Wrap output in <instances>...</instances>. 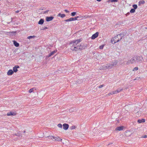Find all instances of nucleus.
<instances>
[{"mask_svg":"<svg viewBox=\"0 0 147 147\" xmlns=\"http://www.w3.org/2000/svg\"><path fill=\"white\" fill-rule=\"evenodd\" d=\"M124 36L123 34H120L113 38L111 39V42L112 43L115 44L121 40Z\"/></svg>","mask_w":147,"mask_h":147,"instance_id":"nucleus-1","label":"nucleus"},{"mask_svg":"<svg viewBox=\"0 0 147 147\" xmlns=\"http://www.w3.org/2000/svg\"><path fill=\"white\" fill-rule=\"evenodd\" d=\"M77 47V48H76V47H74L75 49H72V50L77 51L78 50H81L85 49L86 47V45H84V44H81L80 45H78V47Z\"/></svg>","mask_w":147,"mask_h":147,"instance_id":"nucleus-2","label":"nucleus"},{"mask_svg":"<svg viewBox=\"0 0 147 147\" xmlns=\"http://www.w3.org/2000/svg\"><path fill=\"white\" fill-rule=\"evenodd\" d=\"M78 44L76 42L75 40H73L71 41L69 43V45L71 46V49L72 50V49H75L74 48V47H76V48H77V47H78L77 45Z\"/></svg>","mask_w":147,"mask_h":147,"instance_id":"nucleus-3","label":"nucleus"},{"mask_svg":"<svg viewBox=\"0 0 147 147\" xmlns=\"http://www.w3.org/2000/svg\"><path fill=\"white\" fill-rule=\"evenodd\" d=\"M136 62V58L135 57H132L130 60H128L127 62V64H132Z\"/></svg>","mask_w":147,"mask_h":147,"instance_id":"nucleus-4","label":"nucleus"},{"mask_svg":"<svg viewBox=\"0 0 147 147\" xmlns=\"http://www.w3.org/2000/svg\"><path fill=\"white\" fill-rule=\"evenodd\" d=\"M136 62L141 63L143 59L142 57L141 56L135 57Z\"/></svg>","mask_w":147,"mask_h":147,"instance_id":"nucleus-5","label":"nucleus"},{"mask_svg":"<svg viewBox=\"0 0 147 147\" xmlns=\"http://www.w3.org/2000/svg\"><path fill=\"white\" fill-rule=\"evenodd\" d=\"M99 34V33L98 32H96L95 33L93 34L92 36L91 37V39H94L96 38H97Z\"/></svg>","mask_w":147,"mask_h":147,"instance_id":"nucleus-6","label":"nucleus"},{"mask_svg":"<svg viewBox=\"0 0 147 147\" xmlns=\"http://www.w3.org/2000/svg\"><path fill=\"white\" fill-rule=\"evenodd\" d=\"M63 129L65 130L67 129L69 127V125L68 124L64 123L63 125Z\"/></svg>","mask_w":147,"mask_h":147,"instance_id":"nucleus-7","label":"nucleus"},{"mask_svg":"<svg viewBox=\"0 0 147 147\" xmlns=\"http://www.w3.org/2000/svg\"><path fill=\"white\" fill-rule=\"evenodd\" d=\"M19 66L18 65L15 66L13 68V72H16L18 71L17 69L18 68H19Z\"/></svg>","mask_w":147,"mask_h":147,"instance_id":"nucleus-8","label":"nucleus"},{"mask_svg":"<svg viewBox=\"0 0 147 147\" xmlns=\"http://www.w3.org/2000/svg\"><path fill=\"white\" fill-rule=\"evenodd\" d=\"M53 18L54 17L53 16L47 17L46 18V20L47 22H49L52 20Z\"/></svg>","mask_w":147,"mask_h":147,"instance_id":"nucleus-9","label":"nucleus"},{"mask_svg":"<svg viewBox=\"0 0 147 147\" xmlns=\"http://www.w3.org/2000/svg\"><path fill=\"white\" fill-rule=\"evenodd\" d=\"M57 52V50H55L52 52L50 54H49L47 56V57H51V56L53 55H54L56 52Z\"/></svg>","mask_w":147,"mask_h":147,"instance_id":"nucleus-10","label":"nucleus"},{"mask_svg":"<svg viewBox=\"0 0 147 147\" xmlns=\"http://www.w3.org/2000/svg\"><path fill=\"white\" fill-rule=\"evenodd\" d=\"M13 71L11 69L8 71L7 72V75L8 76L11 75L13 74Z\"/></svg>","mask_w":147,"mask_h":147,"instance_id":"nucleus-11","label":"nucleus"},{"mask_svg":"<svg viewBox=\"0 0 147 147\" xmlns=\"http://www.w3.org/2000/svg\"><path fill=\"white\" fill-rule=\"evenodd\" d=\"M16 115V113H15L14 112H10L8 113L7 114V116H10V115Z\"/></svg>","mask_w":147,"mask_h":147,"instance_id":"nucleus-12","label":"nucleus"},{"mask_svg":"<svg viewBox=\"0 0 147 147\" xmlns=\"http://www.w3.org/2000/svg\"><path fill=\"white\" fill-rule=\"evenodd\" d=\"M124 127L123 126L118 127H116L115 129L116 130L121 131L123 129Z\"/></svg>","mask_w":147,"mask_h":147,"instance_id":"nucleus-13","label":"nucleus"},{"mask_svg":"<svg viewBox=\"0 0 147 147\" xmlns=\"http://www.w3.org/2000/svg\"><path fill=\"white\" fill-rule=\"evenodd\" d=\"M51 137H52L53 138L55 139V140L57 141H61V140H62V139H61L60 138L58 137H55L53 136H51Z\"/></svg>","mask_w":147,"mask_h":147,"instance_id":"nucleus-14","label":"nucleus"},{"mask_svg":"<svg viewBox=\"0 0 147 147\" xmlns=\"http://www.w3.org/2000/svg\"><path fill=\"white\" fill-rule=\"evenodd\" d=\"M22 134L21 132L20 131H19L17 134H15L14 135L16 136L19 137L20 138H21L22 137Z\"/></svg>","mask_w":147,"mask_h":147,"instance_id":"nucleus-15","label":"nucleus"},{"mask_svg":"<svg viewBox=\"0 0 147 147\" xmlns=\"http://www.w3.org/2000/svg\"><path fill=\"white\" fill-rule=\"evenodd\" d=\"M107 65H108V66H107L108 67V69H111L113 67V65L111 63H110Z\"/></svg>","mask_w":147,"mask_h":147,"instance_id":"nucleus-16","label":"nucleus"},{"mask_svg":"<svg viewBox=\"0 0 147 147\" xmlns=\"http://www.w3.org/2000/svg\"><path fill=\"white\" fill-rule=\"evenodd\" d=\"M118 62V61L117 60L114 61L111 63L113 66L116 65Z\"/></svg>","mask_w":147,"mask_h":147,"instance_id":"nucleus-17","label":"nucleus"},{"mask_svg":"<svg viewBox=\"0 0 147 147\" xmlns=\"http://www.w3.org/2000/svg\"><path fill=\"white\" fill-rule=\"evenodd\" d=\"M44 22V20L43 19H40L38 22V24L42 25Z\"/></svg>","mask_w":147,"mask_h":147,"instance_id":"nucleus-18","label":"nucleus"},{"mask_svg":"<svg viewBox=\"0 0 147 147\" xmlns=\"http://www.w3.org/2000/svg\"><path fill=\"white\" fill-rule=\"evenodd\" d=\"M13 44L16 47H18L19 46V44L15 41H13Z\"/></svg>","mask_w":147,"mask_h":147,"instance_id":"nucleus-19","label":"nucleus"},{"mask_svg":"<svg viewBox=\"0 0 147 147\" xmlns=\"http://www.w3.org/2000/svg\"><path fill=\"white\" fill-rule=\"evenodd\" d=\"M36 90V88H32L30 89L29 90V92L30 93L32 92H33V91H34V90Z\"/></svg>","mask_w":147,"mask_h":147,"instance_id":"nucleus-20","label":"nucleus"},{"mask_svg":"<svg viewBox=\"0 0 147 147\" xmlns=\"http://www.w3.org/2000/svg\"><path fill=\"white\" fill-rule=\"evenodd\" d=\"M138 122L139 123H142V122H145V120L144 119H139L138 121Z\"/></svg>","mask_w":147,"mask_h":147,"instance_id":"nucleus-21","label":"nucleus"},{"mask_svg":"<svg viewBox=\"0 0 147 147\" xmlns=\"http://www.w3.org/2000/svg\"><path fill=\"white\" fill-rule=\"evenodd\" d=\"M79 18V16H77L75 18H71V21H74L77 20L78 18Z\"/></svg>","mask_w":147,"mask_h":147,"instance_id":"nucleus-22","label":"nucleus"},{"mask_svg":"<svg viewBox=\"0 0 147 147\" xmlns=\"http://www.w3.org/2000/svg\"><path fill=\"white\" fill-rule=\"evenodd\" d=\"M58 16H60L61 17L63 18L65 16V14H61V13H59L58 14Z\"/></svg>","mask_w":147,"mask_h":147,"instance_id":"nucleus-23","label":"nucleus"},{"mask_svg":"<svg viewBox=\"0 0 147 147\" xmlns=\"http://www.w3.org/2000/svg\"><path fill=\"white\" fill-rule=\"evenodd\" d=\"M144 3L145 1L143 0L140 1L139 2V5H141V4H144Z\"/></svg>","mask_w":147,"mask_h":147,"instance_id":"nucleus-24","label":"nucleus"},{"mask_svg":"<svg viewBox=\"0 0 147 147\" xmlns=\"http://www.w3.org/2000/svg\"><path fill=\"white\" fill-rule=\"evenodd\" d=\"M108 66V65H107L106 66H103L102 67V69H108V67H107Z\"/></svg>","mask_w":147,"mask_h":147,"instance_id":"nucleus-25","label":"nucleus"},{"mask_svg":"<svg viewBox=\"0 0 147 147\" xmlns=\"http://www.w3.org/2000/svg\"><path fill=\"white\" fill-rule=\"evenodd\" d=\"M118 1V0H109L108 1V2H117Z\"/></svg>","mask_w":147,"mask_h":147,"instance_id":"nucleus-26","label":"nucleus"},{"mask_svg":"<svg viewBox=\"0 0 147 147\" xmlns=\"http://www.w3.org/2000/svg\"><path fill=\"white\" fill-rule=\"evenodd\" d=\"M75 41L78 44L80 42H81L82 41V39H78L76 40Z\"/></svg>","mask_w":147,"mask_h":147,"instance_id":"nucleus-27","label":"nucleus"},{"mask_svg":"<svg viewBox=\"0 0 147 147\" xmlns=\"http://www.w3.org/2000/svg\"><path fill=\"white\" fill-rule=\"evenodd\" d=\"M123 88H119L117 90V91L119 93V92L121 91L122 90H123Z\"/></svg>","mask_w":147,"mask_h":147,"instance_id":"nucleus-28","label":"nucleus"},{"mask_svg":"<svg viewBox=\"0 0 147 147\" xmlns=\"http://www.w3.org/2000/svg\"><path fill=\"white\" fill-rule=\"evenodd\" d=\"M133 7L134 9H136L138 7L137 5L134 4L133 5Z\"/></svg>","mask_w":147,"mask_h":147,"instance_id":"nucleus-29","label":"nucleus"},{"mask_svg":"<svg viewBox=\"0 0 147 147\" xmlns=\"http://www.w3.org/2000/svg\"><path fill=\"white\" fill-rule=\"evenodd\" d=\"M35 36H29L27 37V38L28 39H30L32 38H34L35 37Z\"/></svg>","mask_w":147,"mask_h":147,"instance_id":"nucleus-30","label":"nucleus"},{"mask_svg":"<svg viewBox=\"0 0 147 147\" xmlns=\"http://www.w3.org/2000/svg\"><path fill=\"white\" fill-rule=\"evenodd\" d=\"M135 11V9H131L130 11V12L131 13H134Z\"/></svg>","mask_w":147,"mask_h":147,"instance_id":"nucleus-31","label":"nucleus"},{"mask_svg":"<svg viewBox=\"0 0 147 147\" xmlns=\"http://www.w3.org/2000/svg\"><path fill=\"white\" fill-rule=\"evenodd\" d=\"M76 12H73L71 13V15L72 16H74L76 15Z\"/></svg>","mask_w":147,"mask_h":147,"instance_id":"nucleus-32","label":"nucleus"},{"mask_svg":"<svg viewBox=\"0 0 147 147\" xmlns=\"http://www.w3.org/2000/svg\"><path fill=\"white\" fill-rule=\"evenodd\" d=\"M57 126L60 128H62V124L61 123H59V124H58L57 125Z\"/></svg>","mask_w":147,"mask_h":147,"instance_id":"nucleus-33","label":"nucleus"},{"mask_svg":"<svg viewBox=\"0 0 147 147\" xmlns=\"http://www.w3.org/2000/svg\"><path fill=\"white\" fill-rule=\"evenodd\" d=\"M138 69V67H136L133 69V71H137Z\"/></svg>","mask_w":147,"mask_h":147,"instance_id":"nucleus-34","label":"nucleus"},{"mask_svg":"<svg viewBox=\"0 0 147 147\" xmlns=\"http://www.w3.org/2000/svg\"><path fill=\"white\" fill-rule=\"evenodd\" d=\"M104 46V45H101L99 47V48L100 49H103Z\"/></svg>","mask_w":147,"mask_h":147,"instance_id":"nucleus-35","label":"nucleus"},{"mask_svg":"<svg viewBox=\"0 0 147 147\" xmlns=\"http://www.w3.org/2000/svg\"><path fill=\"white\" fill-rule=\"evenodd\" d=\"M70 128L71 129H74L76 128V127L75 126L73 125Z\"/></svg>","mask_w":147,"mask_h":147,"instance_id":"nucleus-36","label":"nucleus"},{"mask_svg":"<svg viewBox=\"0 0 147 147\" xmlns=\"http://www.w3.org/2000/svg\"><path fill=\"white\" fill-rule=\"evenodd\" d=\"M65 22H69L71 21L70 18L69 19L65 20H64Z\"/></svg>","mask_w":147,"mask_h":147,"instance_id":"nucleus-37","label":"nucleus"},{"mask_svg":"<svg viewBox=\"0 0 147 147\" xmlns=\"http://www.w3.org/2000/svg\"><path fill=\"white\" fill-rule=\"evenodd\" d=\"M74 108H71V109H70L69 110V111L70 112H73V111H74Z\"/></svg>","mask_w":147,"mask_h":147,"instance_id":"nucleus-38","label":"nucleus"},{"mask_svg":"<svg viewBox=\"0 0 147 147\" xmlns=\"http://www.w3.org/2000/svg\"><path fill=\"white\" fill-rule=\"evenodd\" d=\"M103 86H104V85L103 84H102V85H100V86H98V88H101Z\"/></svg>","mask_w":147,"mask_h":147,"instance_id":"nucleus-39","label":"nucleus"},{"mask_svg":"<svg viewBox=\"0 0 147 147\" xmlns=\"http://www.w3.org/2000/svg\"><path fill=\"white\" fill-rule=\"evenodd\" d=\"M147 137V135H145L144 136H143L141 137V138H146Z\"/></svg>","mask_w":147,"mask_h":147,"instance_id":"nucleus-40","label":"nucleus"},{"mask_svg":"<svg viewBox=\"0 0 147 147\" xmlns=\"http://www.w3.org/2000/svg\"><path fill=\"white\" fill-rule=\"evenodd\" d=\"M114 92L115 93V94L118 93L117 90L115 91H114Z\"/></svg>","mask_w":147,"mask_h":147,"instance_id":"nucleus-41","label":"nucleus"},{"mask_svg":"<svg viewBox=\"0 0 147 147\" xmlns=\"http://www.w3.org/2000/svg\"><path fill=\"white\" fill-rule=\"evenodd\" d=\"M48 28L47 27H45L42 29V30H45Z\"/></svg>","mask_w":147,"mask_h":147,"instance_id":"nucleus-42","label":"nucleus"},{"mask_svg":"<svg viewBox=\"0 0 147 147\" xmlns=\"http://www.w3.org/2000/svg\"><path fill=\"white\" fill-rule=\"evenodd\" d=\"M64 11L66 12V13H69V11H68L67 10V9H65L64 10Z\"/></svg>","mask_w":147,"mask_h":147,"instance_id":"nucleus-43","label":"nucleus"},{"mask_svg":"<svg viewBox=\"0 0 147 147\" xmlns=\"http://www.w3.org/2000/svg\"><path fill=\"white\" fill-rule=\"evenodd\" d=\"M111 93V94H115V93L114 92V91L112 92Z\"/></svg>","mask_w":147,"mask_h":147,"instance_id":"nucleus-44","label":"nucleus"},{"mask_svg":"<svg viewBox=\"0 0 147 147\" xmlns=\"http://www.w3.org/2000/svg\"><path fill=\"white\" fill-rule=\"evenodd\" d=\"M19 11L18 10L16 11V13H19Z\"/></svg>","mask_w":147,"mask_h":147,"instance_id":"nucleus-45","label":"nucleus"},{"mask_svg":"<svg viewBox=\"0 0 147 147\" xmlns=\"http://www.w3.org/2000/svg\"><path fill=\"white\" fill-rule=\"evenodd\" d=\"M109 95H110V94H111V93H109L108 94Z\"/></svg>","mask_w":147,"mask_h":147,"instance_id":"nucleus-46","label":"nucleus"},{"mask_svg":"<svg viewBox=\"0 0 147 147\" xmlns=\"http://www.w3.org/2000/svg\"><path fill=\"white\" fill-rule=\"evenodd\" d=\"M97 1H100L101 0H96Z\"/></svg>","mask_w":147,"mask_h":147,"instance_id":"nucleus-47","label":"nucleus"},{"mask_svg":"<svg viewBox=\"0 0 147 147\" xmlns=\"http://www.w3.org/2000/svg\"><path fill=\"white\" fill-rule=\"evenodd\" d=\"M13 18H11V22H12V20H13Z\"/></svg>","mask_w":147,"mask_h":147,"instance_id":"nucleus-48","label":"nucleus"},{"mask_svg":"<svg viewBox=\"0 0 147 147\" xmlns=\"http://www.w3.org/2000/svg\"><path fill=\"white\" fill-rule=\"evenodd\" d=\"M129 12H128V13H127V15H129Z\"/></svg>","mask_w":147,"mask_h":147,"instance_id":"nucleus-49","label":"nucleus"},{"mask_svg":"<svg viewBox=\"0 0 147 147\" xmlns=\"http://www.w3.org/2000/svg\"><path fill=\"white\" fill-rule=\"evenodd\" d=\"M25 132H26V131H24L23 132L24 133H25Z\"/></svg>","mask_w":147,"mask_h":147,"instance_id":"nucleus-50","label":"nucleus"},{"mask_svg":"<svg viewBox=\"0 0 147 147\" xmlns=\"http://www.w3.org/2000/svg\"><path fill=\"white\" fill-rule=\"evenodd\" d=\"M137 78H136V79H134V80H137Z\"/></svg>","mask_w":147,"mask_h":147,"instance_id":"nucleus-51","label":"nucleus"},{"mask_svg":"<svg viewBox=\"0 0 147 147\" xmlns=\"http://www.w3.org/2000/svg\"><path fill=\"white\" fill-rule=\"evenodd\" d=\"M146 57H147V55H146Z\"/></svg>","mask_w":147,"mask_h":147,"instance_id":"nucleus-52","label":"nucleus"}]
</instances>
